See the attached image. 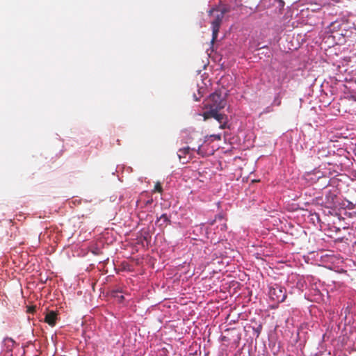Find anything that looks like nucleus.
I'll return each mask as SVG.
<instances>
[{
	"instance_id": "7ed1b4c3",
	"label": "nucleus",
	"mask_w": 356,
	"mask_h": 356,
	"mask_svg": "<svg viewBox=\"0 0 356 356\" xmlns=\"http://www.w3.org/2000/svg\"><path fill=\"white\" fill-rule=\"evenodd\" d=\"M219 110H209L202 114L204 120H207L211 118L216 119L220 124L219 128L224 129L227 128V117L226 115L218 113Z\"/></svg>"
},
{
	"instance_id": "4468645a",
	"label": "nucleus",
	"mask_w": 356,
	"mask_h": 356,
	"mask_svg": "<svg viewBox=\"0 0 356 356\" xmlns=\"http://www.w3.org/2000/svg\"><path fill=\"white\" fill-rule=\"evenodd\" d=\"M211 137L214 138L215 140H221V135L220 134H213L211 135Z\"/></svg>"
},
{
	"instance_id": "1a4fd4ad",
	"label": "nucleus",
	"mask_w": 356,
	"mask_h": 356,
	"mask_svg": "<svg viewBox=\"0 0 356 356\" xmlns=\"http://www.w3.org/2000/svg\"><path fill=\"white\" fill-rule=\"evenodd\" d=\"M286 78H287V74L286 72H282V73L280 74L278 79H277L280 86H282V85L283 84L284 81L286 79Z\"/></svg>"
},
{
	"instance_id": "2eb2a0df",
	"label": "nucleus",
	"mask_w": 356,
	"mask_h": 356,
	"mask_svg": "<svg viewBox=\"0 0 356 356\" xmlns=\"http://www.w3.org/2000/svg\"><path fill=\"white\" fill-rule=\"evenodd\" d=\"M274 104H275L277 106H280L281 104V100L278 97H275L274 99Z\"/></svg>"
},
{
	"instance_id": "9d476101",
	"label": "nucleus",
	"mask_w": 356,
	"mask_h": 356,
	"mask_svg": "<svg viewBox=\"0 0 356 356\" xmlns=\"http://www.w3.org/2000/svg\"><path fill=\"white\" fill-rule=\"evenodd\" d=\"M215 8H218L220 10V12H222L223 16H225V13H229L230 11V9L227 6L216 7Z\"/></svg>"
},
{
	"instance_id": "20e7f679",
	"label": "nucleus",
	"mask_w": 356,
	"mask_h": 356,
	"mask_svg": "<svg viewBox=\"0 0 356 356\" xmlns=\"http://www.w3.org/2000/svg\"><path fill=\"white\" fill-rule=\"evenodd\" d=\"M268 295L270 299L277 302H282L286 298L285 289L277 284L270 286Z\"/></svg>"
},
{
	"instance_id": "f257e3e1",
	"label": "nucleus",
	"mask_w": 356,
	"mask_h": 356,
	"mask_svg": "<svg viewBox=\"0 0 356 356\" xmlns=\"http://www.w3.org/2000/svg\"><path fill=\"white\" fill-rule=\"evenodd\" d=\"M209 15L212 18L211 21L212 29L211 42L213 43L218 38L219 29L224 16L222 15V12H220L218 8H213L209 11Z\"/></svg>"
},
{
	"instance_id": "aec40b11",
	"label": "nucleus",
	"mask_w": 356,
	"mask_h": 356,
	"mask_svg": "<svg viewBox=\"0 0 356 356\" xmlns=\"http://www.w3.org/2000/svg\"><path fill=\"white\" fill-rule=\"evenodd\" d=\"M47 312H54V310H49V309H47Z\"/></svg>"
},
{
	"instance_id": "9b49d317",
	"label": "nucleus",
	"mask_w": 356,
	"mask_h": 356,
	"mask_svg": "<svg viewBox=\"0 0 356 356\" xmlns=\"http://www.w3.org/2000/svg\"><path fill=\"white\" fill-rule=\"evenodd\" d=\"M154 191H157L159 193L162 192V186L159 182H157L154 186Z\"/></svg>"
},
{
	"instance_id": "dca6fc26",
	"label": "nucleus",
	"mask_w": 356,
	"mask_h": 356,
	"mask_svg": "<svg viewBox=\"0 0 356 356\" xmlns=\"http://www.w3.org/2000/svg\"><path fill=\"white\" fill-rule=\"evenodd\" d=\"M6 341L10 342L12 343V345L14 343V341L12 339H10V338H6V339H4L3 342H6Z\"/></svg>"
},
{
	"instance_id": "ddd939ff",
	"label": "nucleus",
	"mask_w": 356,
	"mask_h": 356,
	"mask_svg": "<svg viewBox=\"0 0 356 356\" xmlns=\"http://www.w3.org/2000/svg\"><path fill=\"white\" fill-rule=\"evenodd\" d=\"M261 329H262L261 325H259L258 327L254 329V331L257 333V337H259Z\"/></svg>"
},
{
	"instance_id": "6e6552de",
	"label": "nucleus",
	"mask_w": 356,
	"mask_h": 356,
	"mask_svg": "<svg viewBox=\"0 0 356 356\" xmlns=\"http://www.w3.org/2000/svg\"><path fill=\"white\" fill-rule=\"evenodd\" d=\"M113 297L115 298V300L118 302H122L124 300V296L122 294V292L120 291H115Z\"/></svg>"
},
{
	"instance_id": "6ab92c4d",
	"label": "nucleus",
	"mask_w": 356,
	"mask_h": 356,
	"mask_svg": "<svg viewBox=\"0 0 356 356\" xmlns=\"http://www.w3.org/2000/svg\"><path fill=\"white\" fill-rule=\"evenodd\" d=\"M348 207L349 209H353L354 205L353 204V203H351V202H348Z\"/></svg>"
},
{
	"instance_id": "39448f33",
	"label": "nucleus",
	"mask_w": 356,
	"mask_h": 356,
	"mask_svg": "<svg viewBox=\"0 0 356 356\" xmlns=\"http://www.w3.org/2000/svg\"><path fill=\"white\" fill-rule=\"evenodd\" d=\"M246 316V313H228L225 318V323L232 325L238 322L241 318L243 319Z\"/></svg>"
},
{
	"instance_id": "a211bd4d",
	"label": "nucleus",
	"mask_w": 356,
	"mask_h": 356,
	"mask_svg": "<svg viewBox=\"0 0 356 356\" xmlns=\"http://www.w3.org/2000/svg\"><path fill=\"white\" fill-rule=\"evenodd\" d=\"M35 311V308L34 307H29L26 310V312H34Z\"/></svg>"
},
{
	"instance_id": "f8f14e48",
	"label": "nucleus",
	"mask_w": 356,
	"mask_h": 356,
	"mask_svg": "<svg viewBox=\"0 0 356 356\" xmlns=\"http://www.w3.org/2000/svg\"><path fill=\"white\" fill-rule=\"evenodd\" d=\"M159 221H163V223H165L168 220V216L166 214H162L159 219Z\"/></svg>"
},
{
	"instance_id": "0eeeda50",
	"label": "nucleus",
	"mask_w": 356,
	"mask_h": 356,
	"mask_svg": "<svg viewBox=\"0 0 356 356\" xmlns=\"http://www.w3.org/2000/svg\"><path fill=\"white\" fill-rule=\"evenodd\" d=\"M189 152H190V148L188 147H184V148L179 149L177 154H178V156L179 158V161L180 162H181L183 163L186 162L184 160H182V159L183 158L184 159L185 155L189 154Z\"/></svg>"
},
{
	"instance_id": "f03ea898",
	"label": "nucleus",
	"mask_w": 356,
	"mask_h": 356,
	"mask_svg": "<svg viewBox=\"0 0 356 356\" xmlns=\"http://www.w3.org/2000/svg\"><path fill=\"white\" fill-rule=\"evenodd\" d=\"M226 106V100L221 95L215 92L210 95L207 107L209 110H220Z\"/></svg>"
},
{
	"instance_id": "f3484780",
	"label": "nucleus",
	"mask_w": 356,
	"mask_h": 356,
	"mask_svg": "<svg viewBox=\"0 0 356 356\" xmlns=\"http://www.w3.org/2000/svg\"><path fill=\"white\" fill-rule=\"evenodd\" d=\"M344 314H345V316H344L345 323H344V324L346 325L347 323H350V320H349L348 322H347V318H348L347 313H344Z\"/></svg>"
},
{
	"instance_id": "423d86ee",
	"label": "nucleus",
	"mask_w": 356,
	"mask_h": 356,
	"mask_svg": "<svg viewBox=\"0 0 356 356\" xmlns=\"http://www.w3.org/2000/svg\"><path fill=\"white\" fill-rule=\"evenodd\" d=\"M59 313H44V321L51 326H54L57 320V315Z\"/></svg>"
}]
</instances>
